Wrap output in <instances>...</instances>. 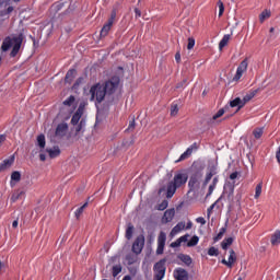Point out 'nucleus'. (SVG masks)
<instances>
[{
    "instance_id": "obj_1",
    "label": "nucleus",
    "mask_w": 280,
    "mask_h": 280,
    "mask_svg": "<svg viewBox=\"0 0 280 280\" xmlns=\"http://www.w3.org/2000/svg\"><path fill=\"white\" fill-rule=\"evenodd\" d=\"M187 180H189V175H187V173H176L173 177V180L168 182L167 184L166 198H173L174 194H176V189L185 187V185H187Z\"/></svg>"
},
{
    "instance_id": "obj_2",
    "label": "nucleus",
    "mask_w": 280,
    "mask_h": 280,
    "mask_svg": "<svg viewBox=\"0 0 280 280\" xmlns=\"http://www.w3.org/2000/svg\"><path fill=\"white\" fill-rule=\"evenodd\" d=\"M90 95H91V102H94V100L97 102V104H102V102L106 97V92L104 90V85L101 83H96L91 86L90 89Z\"/></svg>"
},
{
    "instance_id": "obj_3",
    "label": "nucleus",
    "mask_w": 280,
    "mask_h": 280,
    "mask_svg": "<svg viewBox=\"0 0 280 280\" xmlns=\"http://www.w3.org/2000/svg\"><path fill=\"white\" fill-rule=\"evenodd\" d=\"M166 262H167V259L163 258L160 261L154 264L153 266L154 280H163V278L165 277V271L167 270V267H165Z\"/></svg>"
},
{
    "instance_id": "obj_4",
    "label": "nucleus",
    "mask_w": 280,
    "mask_h": 280,
    "mask_svg": "<svg viewBox=\"0 0 280 280\" xmlns=\"http://www.w3.org/2000/svg\"><path fill=\"white\" fill-rule=\"evenodd\" d=\"M119 77H112L110 80L106 81L103 85L106 95H113L117 88L119 86Z\"/></svg>"
},
{
    "instance_id": "obj_5",
    "label": "nucleus",
    "mask_w": 280,
    "mask_h": 280,
    "mask_svg": "<svg viewBox=\"0 0 280 280\" xmlns=\"http://www.w3.org/2000/svg\"><path fill=\"white\" fill-rule=\"evenodd\" d=\"M202 176H203L202 170H197L190 175V178L188 182V187H189L190 191H194V189H196V187H199Z\"/></svg>"
},
{
    "instance_id": "obj_6",
    "label": "nucleus",
    "mask_w": 280,
    "mask_h": 280,
    "mask_svg": "<svg viewBox=\"0 0 280 280\" xmlns=\"http://www.w3.org/2000/svg\"><path fill=\"white\" fill-rule=\"evenodd\" d=\"M143 246H145V236H143V234H140L135 240V242L132 244V247H131V250L136 255H141V253L143 252Z\"/></svg>"
},
{
    "instance_id": "obj_7",
    "label": "nucleus",
    "mask_w": 280,
    "mask_h": 280,
    "mask_svg": "<svg viewBox=\"0 0 280 280\" xmlns=\"http://www.w3.org/2000/svg\"><path fill=\"white\" fill-rule=\"evenodd\" d=\"M246 71H248V58H245L237 67L233 82H238V80H242V77L244 73H246Z\"/></svg>"
},
{
    "instance_id": "obj_8",
    "label": "nucleus",
    "mask_w": 280,
    "mask_h": 280,
    "mask_svg": "<svg viewBox=\"0 0 280 280\" xmlns=\"http://www.w3.org/2000/svg\"><path fill=\"white\" fill-rule=\"evenodd\" d=\"M21 45H23V35L13 37V48L10 52L11 58H15L19 51H21Z\"/></svg>"
},
{
    "instance_id": "obj_9",
    "label": "nucleus",
    "mask_w": 280,
    "mask_h": 280,
    "mask_svg": "<svg viewBox=\"0 0 280 280\" xmlns=\"http://www.w3.org/2000/svg\"><path fill=\"white\" fill-rule=\"evenodd\" d=\"M166 240H167V235L165 234V232H160L158 237L156 255H163V250H165Z\"/></svg>"
},
{
    "instance_id": "obj_10",
    "label": "nucleus",
    "mask_w": 280,
    "mask_h": 280,
    "mask_svg": "<svg viewBox=\"0 0 280 280\" xmlns=\"http://www.w3.org/2000/svg\"><path fill=\"white\" fill-rule=\"evenodd\" d=\"M218 174V166L212 165L208 167V172L206 174L205 180L202 183V187H207L209 183H211V178Z\"/></svg>"
},
{
    "instance_id": "obj_11",
    "label": "nucleus",
    "mask_w": 280,
    "mask_h": 280,
    "mask_svg": "<svg viewBox=\"0 0 280 280\" xmlns=\"http://www.w3.org/2000/svg\"><path fill=\"white\" fill-rule=\"evenodd\" d=\"M173 277L175 280H189V272L184 268H176L173 272Z\"/></svg>"
},
{
    "instance_id": "obj_12",
    "label": "nucleus",
    "mask_w": 280,
    "mask_h": 280,
    "mask_svg": "<svg viewBox=\"0 0 280 280\" xmlns=\"http://www.w3.org/2000/svg\"><path fill=\"white\" fill-rule=\"evenodd\" d=\"M194 150H198V144L196 142L192 143L175 163H180V161H187V159H189L194 153Z\"/></svg>"
},
{
    "instance_id": "obj_13",
    "label": "nucleus",
    "mask_w": 280,
    "mask_h": 280,
    "mask_svg": "<svg viewBox=\"0 0 280 280\" xmlns=\"http://www.w3.org/2000/svg\"><path fill=\"white\" fill-rule=\"evenodd\" d=\"M82 115H84V107L80 105L71 118L72 126H78V124H80V119H82Z\"/></svg>"
},
{
    "instance_id": "obj_14",
    "label": "nucleus",
    "mask_w": 280,
    "mask_h": 280,
    "mask_svg": "<svg viewBox=\"0 0 280 280\" xmlns=\"http://www.w3.org/2000/svg\"><path fill=\"white\" fill-rule=\"evenodd\" d=\"M67 130H69V125H67V122H61L57 126L55 136L62 139V137L67 135Z\"/></svg>"
},
{
    "instance_id": "obj_15",
    "label": "nucleus",
    "mask_w": 280,
    "mask_h": 280,
    "mask_svg": "<svg viewBox=\"0 0 280 280\" xmlns=\"http://www.w3.org/2000/svg\"><path fill=\"white\" fill-rule=\"evenodd\" d=\"M174 215H176V210H174V208L166 210L162 218V222H164L165 224L172 222V220H174Z\"/></svg>"
},
{
    "instance_id": "obj_16",
    "label": "nucleus",
    "mask_w": 280,
    "mask_h": 280,
    "mask_svg": "<svg viewBox=\"0 0 280 280\" xmlns=\"http://www.w3.org/2000/svg\"><path fill=\"white\" fill-rule=\"evenodd\" d=\"M12 165H14V155L3 160V162L0 164V172H5V170H9V167H12Z\"/></svg>"
},
{
    "instance_id": "obj_17",
    "label": "nucleus",
    "mask_w": 280,
    "mask_h": 280,
    "mask_svg": "<svg viewBox=\"0 0 280 280\" xmlns=\"http://www.w3.org/2000/svg\"><path fill=\"white\" fill-rule=\"evenodd\" d=\"M12 45H14V38L10 36L5 37L1 45L2 51H9Z\"/></svg>"
},
{
    "instance_id": "obj_18",
    "label": "nucleus",
    "mask_w": 280,
    "mask_h": 280,
    "mask_svg": "<svg viewBox=\"0 0 280 280\" xmlns=\"http://www.w3.org/2000/svg\"><path fill=\"white\" fill-rule=\"evenodd\" d=\"M258 93L259 89L249 91V93H247L242 100L243 106H246V104H248V102H250V100H253V97H255V95H257Z\"/></svg>"
},
{
    "instance_id": "obj_19",
    "label": "nucleus",
    "mask_w": 280,
    "mask_h": 280,
    "mask_svg": "<svg viewBox=\"0 0 280 280\" xmlns=\"http://www.w3.org/2000/svg\"><path fill=\"white\" fill-rule=\"evenodd\" d=\"M218 183H220V177L214 176L213 179H212V183L210 184V186L208 188V192L206 195V198H209V196H211V194H213V191L215 190V187H218Z\"/></svg>"
},
{
    "instance_id": "obj_20",
    "label": "nucleus",
    "mask_w": 280,
    "mask_h": 280,
    "mask_svg": "<svg viewBox=\"0 0 280 280\" xmlns=\"http://www.w3.org/2000/svg\"><path fill=\"white\" fill-rule=\"evenodd\" d=\"M139 260V254H136L135 252L126 255V261L128 266H132V264H137Z\"/></svg>"
},
{
    "instance_id": "obj_21",
    "label": "nucleus",
    "mask_w": 280,
    "mask_h": 280,
    "mask_svg": "<svg viewBox=\"0 0 280 280\" xmlns=\"http://www.w3.org/2000/svg\"><path fill=\"white\" fill-rule=\"evenodd\" d=\"M230 106H231V108L237 107V110H236V113H237L238 110H242V108H244V103H243L242 98L236 97L230 102Z\"/></svg>"
},
{
    "instance_id": "obj_22",
    "label": "nucleus",
    "mask_w": 280,
    "mask_h": 280,
    "mask_svg": "<svg viewBox=\"0 0 280 280\" xmlns=\"http://www.w3.org/2000/svg\"><path fill=\"white\" fill-rule=\"evenodd\" d=\"M16 183H21V172L19 171H14L11 174V182H10L11 187H14Z\"/></svg>"
},
{
    "instance_id": "obj_23",
    "label": "nucleus",
    "mask_w": 280,
    "mask_h": 280,
    "mask_svg": "<svg viewBox=\"0 0 280 280\" xmlns=\"http://www.w3.org/2000/svg\"><path fill=\"white\" fill-rule=\"evenodd\" d=\"M180 231H185V222H178L171 231V235H178Z\"/></svg>"
},
{
    "instance_id": "obj_24",
    "label": "nucleus",
    "mask_w": 280,
    "mask_h": 280,
    "mask_svg": "<svg viewBox=\"0 0 280 280\" xmlns=\"http://www.w3.org/2000/svg\"><path fill=\"white\" fill-rule=\"evenodd\" d=\"M178 259L185 264V266H191L194 264V259H191V256L186 254H179Z\"/></svg>"
},
{
    "instance_id": "obj_25",
    "label": "nucleus",
    "mask_w": 280,
    "mask_h": 280,
    "mask_svg": "<svg viewBox=\"0 0 280 280\" xmlns=\"http://www.w3.org/2000/svg\"><path fill=\"white\" fill-rule=\"evenodd\" d=\"M113 27V24L110 22H107L103 25L101 30V36L102 38H105V36H108V32H110V28Z\"/></svg>"
},
{
    "instance_id": "obj_26",
    "label": "nucleus",
    "mask_w": 280,
    "mask_h": 280,
    "mask_svg": "<svg viewBox=\"0 0 280 280\" xmlns=\"http://www.w3.org/2000/svg\"><path fill=\"white\" fill-rule=\"evenodd\" d=\"M46 152L49 154L51 159H56L57 156H60L59 147H54V149H46Z\"/></svg>"
},
{
    "instance_id": "obj_27",
    "label": "nucleus",
    "mask_w": 280,
    "mask_h": 280,
    "mask_svg": "<svg viewBox=\"0 0 280 280\" xmlns=\"http://www.w3.org/2000/svg\"><path fill=\"white\" fill-rule=\"evenodd\" d=\"M133 233H135V225H132V223H129L125 234L126 240H132Z\"/></svg>"
},
{
    "instance_id": "obj_28",
    "label": "nucleus",
    "mask_w": 280,
    "mask_h": 280,
    "mask_svg": "<svg viewBox=\"0 0 280 280\" xmlns=\"http://www.w3.org/2000/svg\"><path fill=\"white\" fill-rule=\"evenodd\" d=\"M234 242V238L233 237H228V238H224L221 243V247L223 250H226L229 248V246H231Z\"/></svg>"
},
{
    "instance_id": "obj_29",
    "label": "nucleus",
    "mask_w": 280,
    "mask_h": 280,
    "mask_svg": "<svg viewBox=\"0 0 280 280\" xmlns=\"http://www.w3.org/2000/svg\"><path fill=\"white\" fill-rule=\"evenodd\" d=\"M231 40V35H224L223 38L219 43V49H224L226 45H229V42Z\"/></svg>"
},
{
    "instance_id": "obj_30",
    "label": "nucleus",
    "mask_w": 280,
    "mask_h": 280,
    "mask_svg": "<svg viewBox=\"0 0 280 280\" xmlns=\"http://www.w3.org/2000/svg\"><path fill=\"white\" fill-rule=\"evenodd\" d=\"M271 244L272 246H277L280 244V231H276L275 234L271 236Z\"/></svg>"
},
{
    "instance_id": "obj_31",
    "label": "nucleus",
    "mask_w": 280,
    "mask_h": 280,
    "mask_svg": "<svg viewBox=\"0 0 280 280\" xmlns=\"http://www.w3.org/2000/svg\"><path fill=\"white\" fill-rule=\"evenodd\" d=\"M86 207H89V202H85L83 206L77 209V211L74 212L77 220H80V215L84 213V209H86Z\"/></svg>"
},
{
    "instance_id": "obj_32",
    "label": "nucleus",
    "mask_w": 280,
    "mask_h": 280,
    "mask_svg": "<svg viewBox=\"0 0 280 280\" xmlns=\"http://www.w3.org/2000/svg\"><path fill=\"white\" fill-rule=\"evenodd\" d=\"M224 233H226V226L220 229V232L213 237V242H220L224 237Z\"/></svg>"
},
{
    "instance_id": "obj_33",
    "label": "nucleus",
    "mask_w": 280,
    "mask_h": 280,
    "mask_svg": "<svg viewBox=\"0 0 280 280\" xmlns=\"http://www.w3.org/2000/svg\"><path fill=\"white\" fill-rule=\"evenodd\" d=\"M237 261V256L235 255V250H230V256L228 262L231 264V268H233V264Z\"/></svg>"
},
{
    "instance_id": "obj_34",
    "label": "nucleus",
    "mask_w": 280,
    "mask_h": 280,
    "mask_svg": "<svg viewBox=\"0 0 280 280\" xmlns=\"http://www.w3.org/2000/svg\"><path fill=\"white\" fill-rule=\"evenodd\" d=\"M198 242H200V238H199L197 235H195V236H192V237L190 238V241L187 243V246H188L189 248H191V247H194V246H197V245H198Z\"/></svg>"
},
{
    "instance_id": "obj_35",
    "label": "nucleus",
    "mask_w": 280,
    "mask_h": 280,
    "mask_svg": "<svg viewBox=\"0 0 280 280\" xmlns=\"http://www.w3.org/2000/svg\"><path fill=\"white\" fill-rule=\"evenodd\" d=\"M75 78V69H70L66 74V82H71Z\"/></svg>"
},
{
    "instance_id": "obj_36",
    "label": "nucleus",
    "mask_w": 280,
    "mask_h": 280,
    "mask_svg": "<svg viewBox=\"0 0 280 280\" xmlns=\"http://www.w3.org/2000/svg\"><path fill=\"white\" fill-rule=\"evenodd\" d=\"M45 144H46L45 135H39L37 137V145L43 150L45 149Z\"/></svg>"
},
{
    "instance_id": "obj_37",
    "label": "nucleus",
    "mask_w": 280,
    "mask_h": 280,
    "mask_svg": "<svg viewBox=\"0 0 280 280\" xmlns=\"http://www.w3.org/2000/svg\"><path fill=\"white\" fill-rule=\"evenodd\" d=\"M266 19H270V11L269 10L262 11L259 15L260 23H264V21H266Z\"/></svg>"
},
{
    "instance_id": "obj_38",
    "label": "nucleus",
    "mask_w": 280,
    "mask_h": 280,
    "mask_svg": "<svg viewBox=\"0 0 280 280\" xmlns=\"http://www.w3.org/2000/svg\"><path fill=\"white\" fill-rule=\"evenodd\" d=\"M208 255L210 257H218V255H220V250L218 248H215L214 246H212L208 249Z\"/></svg>"
},
{
    "instance_id": "obj_39",
    "label": "nucleus",
    "mask_w": 280,
    "mask_h": 280,
    "mask_svg": "<svg viewBox=\"0 0 280 280\" xmlns=\"http://www.w3.org/2000/svg\"><path fill=\"white\" fill-rule=\"evenodd\" d=\"M75 103V96L70 95L66 101H63V106H73Z\"/></svg>"
},
{
    "instance_id": "obj_40",
    "label": "nucleus",
    "mask_w": 280,
    "mask_h": 280,
    "mask_svg": "<svg viewBox=\"0 0 280 280\" xmlns=\"http://www.w3.org/2000/svg\"><path fill=\"white\" fill-rule=\"evenodd\" d=\"M253 135H254L255 139H261V137L264 136V129L256 128V129H254Z\"/></svg>"
},
{
    "instance_id": "obj_41",
    "label": "nucleus",
    "mask_w": 280,
    "mask_h": 280,
    "mask_svg": "<svg viewBox=\"0 0 280 280\" xmlns=\"http://www.w3.org/2000/svg\"><path fill=\"white\" fill-rule=\"evenodd\" d=\"M121 272V265H115L112 268V275L113 277H117Z\"/></svg>"
},
{
    "instance_id": "obj_42",
    "label": "nucleus",
    "mask_w": 280,
    "mask_h": 280,
    "mask_svg": "<svg viewBox=\"0 0 280 280\" xmlns=\"http://www.w3.org/2000/svg\"><path fill=\"white\" fill-rule=\"evenodd\" d=\"M176 115H178V104L173 103L171 105V116L176 117Z\"/></svg>"
},
{
    "instance_id": "obj_43",
    "label": "nucleus",
    "mask_w": 280,
    "mask_h": 280,
    "mask_svg": "<svg viewBox=\"0 0 280 280\" xmlns=\"http://www.w3.org/2000/svg\"><path fill=\"white\" fill-rule=\"evenodd\" d=\"M115 19H117V9H113L109 19L107 20V23H115Z\"/></svg>"
},
{
    "instance_id": "obj_44",
    "label": "nucleus",
    "mask_w": 280,
    "mask_h": 280,
    "mask_svg": "<svg viewBox=\"0 0 280 280\" xmlns=\"http://www.w3.org/2000/svg\"><path fill=\"white\" fill-rule=\"evenodd\" d=\"M21 196H25V192L23 190H21L20 192L13 194L11 197L12 202H16V200H19V198H21Z\"/></svg>"
},
{
    "instance_id": "obj_45",
    "label": "nucleus",
    "mask_w": 280,
    "mask_h": 280,
    "mask_svg": "<svg viewBox=\"0 0 280 280\" xmlns=\"http://www.w3.org/2000/svg\"><path fill=\"white\" fill-rule=\"evenodd\" d=\"M168 202H167V200H163L159 206H158V210L159 211H165V209H167V207H168Z\"/></svg>"
},
{
    "instance_id": "obj_46",
    "label": "nucleus",
    "mask_w": 280,
    "mask_h": 280,
    "mask_svg": "<svg viewBox=\"0 0 280 280\" xmlns=\"http://www.w3.org/2000/svg\"><path fill=\"white\" fill-rule=\"evenodd\" d=\"M261 183H259L256 188H255V199L257 200V198H259V196H261Z\"/></svg>"
},
{
    "instance_id": "obj_47",
    "label": "nucleus",
    "mask_w": 280,
    "mask_h": 280,
    "mask_svg": "<svg viewBox=\"0 0 280 280\" xmlns=\"http://www.w3.org/2000/svg\"><path fill=\"white\" fill-rule=\"evenodd\" d=\"M218 5H219V16H222V14H224V2H222V0H219Z\"/></svg>"
},
{
    "instance_id": "obj_48",
    "label": "nucleus",
    "mask_w": 280,
    "mask_h": 280,
    "mask_svg": "<svg viewBox=\"0 0 280 280\" xmlns=\"http://www.w3.org/2000/svg\"><path fill=\"white\" fill-rule=\"evenodd\" d=\"M215 205H218V201L214 202V203H212V205L208 208V210H207V218H208V219L211 218V213H213V209H215Z\"/></svg>"
},
{
    "instance_id": "obj_49",
    "label": "nucleus",
    "mask_w": 280,
    "mask_h": 280,
    "mask_svg": "<svg viewBox=\"0 0 280 280\" xmlns=\"http://www.w3.org/2000/svg\"><path fill=\"white\" fill-rule=\"evenodd\" d=\"M196 45V39L194 37L188 38L187 49H191Z\"/></svg>"
},
{
    "instance_id": "obj_50",
    "label": "nucleus",
    "mask_w": 280,
    "mask_h": 280,
    "mask_svg": "<svg viewBox=\"0 0 280 280\" xmlns=\"http://www.w3.org/2000/svg\"><path fill=\"white\" fill-rule=\"evenodd\" d=\"M225 110L224 108H221L218 110V113L212 117L213 120L215 119H220V117H222V115H224Z\"/></svg>"
},
{
    "instance_id": "obj_51",
    "label": "nucleus",
    "mask_w": 280,
    "mask_h": 280,
    "mask_svg": "<svg viewBox=\"0 0 280 280\" xmlns=\"http://www.w3.org/2000/svg\"><path fill=\"white\" fill-rule=\"evenodd\" d=\"M180 240L179 238H177L175 242H173L172 244H171V248H178V246H180Z\"/></svg>"
},
{
    "instance_id": "obj_52",
    "label": "nucleus",
    "mask_w": 280,
    "mask_h": 280,
    "mask_svg": "<svg viewBox=\"0 0 280 280\" xmlns=\"http://www.w3.org/2000/svg\"><path fill=\"white\" fill-rule=\"evenodd\" d=\"M196 222H198L202 226H205V224H207V220H205V218H202V217L197 218Z\"/></svg>"
},
{
    "instance_id": "obj_53",
    "label": "nucleus",
    "mask_w": 280,
    "mask_h": 280,
    "mask_svg": "<svg viewBox=\"0 0 280 280\" xmlns=\"http://www.w3.org/2000/svg\"><path fill=\"white\" fill-rule=\"evenodd\" d=\"M189 240V234L183 235L179 237V242L183 244V242H187Z\"/></svg>"
},
{
    "instance_id": "obj_54",
    "label": "nucleus",
    "mask_w": 280,
    "mask_h": 280,
    "mask_svg": "<svg viewBox=\"0 0 280 280\" xmlns=\"http://www.w3.org/2000/svg\"><path fill=\"white\" fill-rule=\"evenodd\" d=\"M83 128H84L83 126L77 125V127H75V135H80V132H82Z\"/></svg>"
},
{
    "instance_id": "obj_55",
    "label": "nucleus",
    "mask_w": 280,
    "mask_h": 280,
    "mask_svg": "<svg viewBox=\"0 0 280 280\" xmlns=\"http://www.w3.org/2000/svg\"><path fill=\"white\" fill-rule=\"evenodd\" d=\"M237 176H240V173L234 172V173H232V174L230 175V179H231V180H235V178H237Z\"/></svg>"
},
{
    "instance_id": "obj_56",
    "label": "nucleus",
    "mask_w": 280,
    "mask_h": 280,
    "mask_svg": "<svg viewBox=\"0 0 280 280\" xmlns=\"http://www.w3.org/2000/svg\"><path fill=\"white\" fill-rule=\"evenodd\" d=\"M135 126H136L135 120H131V121L129 122V126H128V129H127V130H133V129H135Z\"/></svg>"
},
{
    "instance_id": "obj_57",
    "label": "nucleus",
    "mask_w": 280,
    "mask_h": 280,
    "mask_svg": "<svg viewBox=\"0 0 280 280\" xmlns=\"http://www.w3.org/2000/svg\"><path fill=\"white\" fill-rule=\"evenodd\" d=\"M175 60H176L177 63H180V51H177L175 54Z\"/></svg>"
},
{
    "instance_id": "obj_58",
    "label": "nucleus",
    "mask_w": 280,
    "mask_h": 280,
    "mask_svg": "<svg viewBox=\"0 0 280 280\" xmlns=\"http://www.w3.org/2000/svg\"><path fill=\"white\" fill-rule=\"evenodd\" d=\"M221 264H223V265L226 266L228 268H232V267H231V262H229V260H226V259H222V260H221Z\"/></svg>"
},
{
    "instance_id": "obj_59",
    "label": "nucleus",
    "mask_w": 280,
    "mask_h": 280,
    "mask_svg": "<svg viewBox=\"0 0 280 280\" xmlns=\"http://www.w3.org/2000/svg\"><path fill=\"white\" fill-rule=\"evenodd\" d=\"M14 12V7H8L5 14H12Z\"/></svg>"
},
{
    "instance_id": "obj_60",
    "label": "nucleus",
    "mask_w": 280,
    "mask_h": 280,
    "mask_svg": "<svg viewBox=\"0 0 280 280\" xmlns=\"http://www.w3.org/2000/svg\"><path fill=\"white\" fill-rule=\"evenodd\" d=\"M229 187H230L231 194H233V191L235 190V182H233L232 184H229Z\"/></svg>"
},
{
    "instance_id": "obj_61",
    "label": "nucleus",
    "mask_w": 280,
    "mask_h": 280,
    "mask_svg": "<svg viewBox=\"0 0 280 280\" xmlns=\"http://www.w3.org/2000/svg\"><path fill=\"white\" fill-rule=\"evenodd\" d=\"M136 18H141V10L135 9Z\"/></svg>"
},
{
    "instance_id": "obj_62",
    "label": "nucleus",
    "mask_w": 280,
    "mask_h": 280,
    "mask_svg": "<svg viewBox=\"0 0 280 280\" xmlns=\"http://www.w3.org/2000/svg\"><path fill=\"white\" fill-rule=\"evenodd\" d=\"M191 226H194V223H191V221H188V223L186 224L185 229L187 231H189V229H191Z\"/></svg>"
},
{
    "instance_id": "obj_63",
    "label": "nucleus",
    "mask_w": 280,
    "mask_h": 280,
    "mask_svg": "<svg viewBox=\"0 0 280 280\" xmlns=\"http://www.w3.org/2000/svg\"><path fill=\"white\" fill-rule=\"evenodd\" d=\"M39 160L43 161V162L47 161V156L45 155V153L39 154Z\"/></svg>"
},
{
    "instance_id": "obj_64",
    "label": "nucleus",
    "mask_w": 280,
    "mask_h": 280,
    "mask_svg": "<svg viewBox=\"0 0 280 280\" xmlns=\"http://www.w3.org/2000/svg\"><path fill=\"white\" fill-rule=\"evenodd\" d=\"M79 125H81L84 128L86 126V120L84 118H82L80 120Z\"/></svg>"
}]
</instances>
